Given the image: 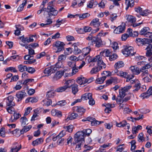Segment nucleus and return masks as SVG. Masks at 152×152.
Here are the masks:
<instances>
[{"mask_svg": "<svg viewBox=\"0 0 152 152\" xmlns=\"http://www.w3.org/2000/svg\"><path fill=\"white\" fill-rule=\"evenodd\" d=\"M86 59H88V61L89 63H93L97 61V64L99 65V64H102L104 67H105L106 65L103 62V61L102 60V58L101 57V56L100 55L97 56L94 58H91L89 57H87L86 58ZM94 65V64L93 63H92V64H91L89 66H93Z\"/></svg>", "mask_w": 152, "mask_h": 152, "instance_id": "nucleus-1", "label": "nucleus"}, {"mask_svg": "<svg viewBox=\"0 0 152 152\" xmlns=\"http://www.w3.org/2000/svg\"><path fill=\"white\" fill-rule=\"evenodd\" d=\"M92 132V130L89 129H84L82 131H79L77 132L75 134L77 137H78L80 139L84 140V138L86 136H89Z\"/></svg>", "mask_w": 152, "mask_h": 152, "instance_id": "nucleus-2", "label": "nucleus"}, {"mask_svg": "<svg viewBox=\"0 0 152 152\" xmlns=\"http://www.w3.org/2000/svg\"><path fill=\"white\" fill-rule=\"evenodd\" d=\"M122 51L123 54L125 55L126 56L129 55L132 56L135 53L133 51V47L131 46H126L124 50H122Z\"/></svg>", "mask_w": 152, "mask_h": 152, "instance_id": "nucleus-3", "label": "nucleus"}, {"mask_svg": "<svg viewBox=\"0 0 152 152\" xmlns=\"http://www.w3.org/2000/svg\"><path fill=\"white\" fill-rule=\"evenodd\" d=\"M77 137L76 135L75 134L74 137L75 142H74L73 144L75 145L76 143H77L78 144L77 145L75 148V149L76 150H79L81 149L80 147L81 145H83L84 140L83 139L82 140L81 139H79L78 137Z\"/></svg>", "mask_w": 152, "mask_h": 152, "instance_id": "nucleus-4", "label": "nucleus"}, {"mask_svg": "<svg viewBox=\"0 0 152 152\" xmlns=\"http://www.w3.org/2000/svg\"><path fill=\"white\" fill-rule=\"evenodd\" d=\"M65 45L64 42H61L60 41H57L54 43L53 44V46L56 47L57 49V50L56 52V53L61 52V51L64 50V46Z\"/></svg>", "mask_w": 152, "mask_h": 152, "instance_id": "nucleus-5", "label": "nucleus"}, {"mask_svg": "<svg viewBox=\"0 0 152 152\" xmlns=\"http://www.w3.org/2000/svg\"><path fill=\"white\" fill-rule=\"evenodd\" d=\"M131 87L132 86H127L122 88L121 90H119L120 96L121 98H124L126 95V92L128 91Z\"/></svg>", "mask_w": 152, "mask_h": 152, "instance_id": "nucleus-6", "label": "nucleus"}, {"mask_svg": "<svg viewBox=\"0 0 152 152\" xmlns=\"http://www.w3.org/2000/svg\"><path fill=\"white\" fill-rule=\"evenodd\" d=\"M26 96V93L25 91H22L18 92L16 95V96L18 98L17 101H21Z\"/></svg>", "mask_w": 152, "mask_h": 152, "instance_id": "nucleus-7", "label": "nucleus"}, {"mask_svg": "<svg viewBox=\"0 0 152 152\" xmlns=\"http://www.w3.org/2000/svg\"><path fill=\"white\" fill-rule=\"evenodd\" d=\"M152 93V87H149L148 89L146 92H145L142 94L140 96L143 97V99L148 98L151 95Z\"/></svg>", "mask_w": 152, "mask_h": 152, "instance_id": "nucleus-8", "label": "nucleus"}, {"mask_svg": "<svg viewBox=\"0 0 152 152\" xmlns=\"http://www.w3.org/2000/svg\"><path fill=\"white\" fill-rule=\"evenodd\" d=\"M93 38V40L94 41V44H95L96 47H99L102 45V41L100 37H94Z\"/></svg>", "mask_w": 152, "mask_h": 152, "instance_id": "nucleus-9", "label": "nucleus"}, {"mask_svg": "<svg viewBox=\"0 0 152 152\" xmlns=\"http://www.w3.org/2000/svg\"><path fill=\"white\" fill-rule=\"evenodd\" d=\"M14 98L12 96H10L7 99L6 102L7 105V106H15V104L13 102Z\"/></svg>", "mask_w": 152, "mask_h": 152, "instance_id": "nucleus-10", "label": "nucleus"}, {"mask_svg": "<svg viewBox=\"0 0 152 152\" xmlns=\"http://www.w3.org/2000/svg\"><path fill=\"white\" fill-rule=\"evenodd\" d=\"M21 148V145H19L17 143H15L11 147L10 152H13L14 151H15V152H18Z\"/></svg>", "mask_w": 152, "mask_h": 152, "instance_id": "nucleus-11", "label": "nucleus"}, {"mask_svg": "<svg viewBox=\"0 0 152 152\" xmlns=\"http://www.w3.org/2000/svg\"><path fill=\"white\" fill-rule=\"evenodd\" d=\"M55 67H49L45 69L44 71L45 74H47L50 75L53 73L55 72L57 69H55Z\"/></svg>", "mask_w": 152, "mask_h": 152, "instance_id": "nucleus-12", "label": "nucleus"}, {"mask_svg": "<svg viewBox=\"0 0 152 152\" xmlns=\"http://www.w3.org/2000/svg\"><path fill=\"white\" fill-rule=\"evenodd\" d=\"M125 27L124 26H119L115 29L114 32L116 34L123 33L125 31Z\"/></svg>", "mask_w": 152, "mask_h": 152, "instance_id": "nucleus-13", "label": "nucleus"}, {"mask_svg": "<svg viewBox=\"0 0 152 152\" xmlns=\"http://www.w3.org/2000/svg\"><path fill=\"white\" fill-rule=\"evenodd\" d=\"M136 42L138 44H142L143 45L145 44H149V42H148V38L141 39L140 38H137Z\"/></svg>", "mask_w": 152, "mask_h": 152, "instance_id": "nucleus-14", "label": "nucleus"}, {"mask_svg": "<svg viewBox=\"0 0 152 152\" xmlns=\"http://www.w3.org/2000/svg\"><path fill=\"white\" fill-rule=\"evenodd\" d=\"M152 45L149 44L145 49L146 50V56L147 57H150L152 55Z\"/></svg>", "mask_w": 152, "mask_h": 152, "instance_id": "nucleus-15", "label": "nucleus"}, {"mask_svg": "<svg viewBox=\"0 0 152 152\" xmlns=\"http://www.w3.org/2000/svg\"><path fill=\"white\" fill-rule=\"evenodd\" d=\"M72 110L74 111L77 112L82 113H83L85 112L86 110L80 106H75L73 107Z\"/></svg>", "mask_w": 152, "mask_h": 152, "instance_id": "nucleus-16", "label": "nucleus"}, {"mask_svg": "<svg viewBox=\"0 0 152 152\" xmlns=\"http://www.w3.org/2000/svg\"><path fill=\"white\" fill-rule=\"evenodd\" d=\"M129 69L134 74L138 75L140 73L139 68L135 66H132Z\"/></svg>", "mask_w": 152, "mask_h": 152, "instance_id": "nucleus-17", "label": "nucleus"}, {"mask_svg": "<svg viewBox=\"0 0 152 152\" xmlns=\"http://www.w3.org/2000/svg\"><path fill=\"white\" fill-rule=\"evenodd\" d=\"M66 71V70L65 69L62 71L60 70L57 71L56 73L55 76L53 77L54 79H55L56 80L60 79L63 75L65 71Z\"/></svg>", "mask_w": 152, "mask_h": 152, "instance_id": "nucleus-18", "label": "nucleus"}, {"mask_svg": "<svg viewBox=\"0 0 152 152\" xmlns=\"http://www.w3.org/2000/svg\"><path fill=\"white\" fill-rule=\"evenodd\" d=\"M69 91V89H68L65 85L58 88L55 90V91L58 92H62L64 91L68 92Z\"/></svg>", "mask_w": 152, "mask_h": 152, "instance_id": "nucleus-19", "label": "nucleus"}, {"mask_svg": "<svg viewBox=\"0 0 152 152\" xmlns=\"http://www.w3.org/2000/svg\"><path fill=\"white\" fill-rule=\"evenodd\" d=\"M78 85L76 84L71 85L72 92L74 95H75L78 91Z\"/></svg>", "mask_w": 152, "mask_h": 152, "instance_id": "nucleus-20", "label": "nucleus"}, {"mask_svg": "<svg viewBox=\"0 0 152 152\" xmlns=\"http://www.w3.org/2000/svg\"><path fill=\"white\" fill-rule=\"evenodd\" d=\"M32 127V126L31 125H29L27 126H24L23 128L20 131V134H20H23L24 133L28 131Z\"/></svg>", "mask_w": 152, "mask_h": 152, "instance_id": "nucleus-21", "label": "nucleus"}, {"mask_svg": "<svg viewBox=\"0 0 152 152\" xmlns=\"http://www.w3.org/2000/svg\"><path fill=\"white\" fill-rule=\"evenodd\" d=\"M32 127V126L31 125H29L27 126H24L23 128L20 131V134H20H23L24 133L28 131Z\"/></svg>", "mask_w": 152, "mask_h": 152, "instance_id": "nucleus-22", "label": "nucleus"}, {"mask_svg": "<svg viewBox=\"0 0 152 152\" xmlns=\"http://www.w3.org/2000/svg\"><path fill=\"white\" fill-rule=\"evenodd\" d=\"M78 114L75 113H73L71 114L66 119V121H68L69 120H73L76 118L78 116Z\"/></svg>", "mask_w": 152, "mask_h": 152, "instance_id": "nucleus-23", "label": "nucleus"}, {"mask_svg": "<svg viewBox=\"0 0 152 152\" xmlns=\"http://www.w3.org/2000/svg\"><path fill=\"white\" fill-rule=\"evenodd\" d=\"M99 19L98 18H96L94 19L91 23L90 25L91 26H94L96 27H98L100 25V23L99 22Z\"/></svg>", "mask_w": 152, "mask_h": 152, "instance_id": "nucleus-24", "label": "nucleus"}, {"mask_svg": "<svg viewBox=\"0 0 152 152\" xmlns=\"http://www.w3.org/2000/svg\"><path fill=\"white\" fill-rule=\"evenodd\" d=\"M92 97V94L91 93H85L82 96L81 99L84 100H87L91 98Z\"/></svg>", "mask_w": 152, "mask_h": 152, "instance_id": "nucleus-25", "label": "nucleus"}, {"mask_svg": "<svg viewBox=\"0 0 152 152\" xmlns=\"http://www.w3.org/2000/svg\"><path fill=\"white\" fill-rule=\"evenodd\" d=\"M124 65V64L123 61H118L115 64L114 67L115 69H118L123 67Z\"/></svg>", "mask_w": 152, "mask_h": 152, "instance_id": "nucleus-26", "label": "nucleus"}, {"mask_svg": "<svg viewBox=\"0 0 152 152\" xmlns=\"http://www.w3.org/2000/svg\"><path fill=\"white\" fill-rule=\"evenodd\" d=\"M43 141V140L42 138H38L36 140L33 141L32 143V144L33 146L37 145L42 143Z\"/></svg>", "mask_w": 152, "mask_h": 152, "instance_id": "nucleus-27", "label": "nucleus"}, {"mask_svg": "<svg viewBox=\"0 0 152 152\" xmlns=\"http://www.w3.org/2000/svg\"><path fill=\"white\" fill-rule=\"evenodd\" d=\"M127 20L129 22L132 23H134L136 21V19L135 17L130 15H129L128 16Z\"/></svg>", "mask_w": 152, "mask_h": 152, "instance_id": "nucleus-28", "label": "nucleus"}, {"mask_svg": "<svg viewBox=\"0 0 152 152\" xmlns=\"http://www.w3.org/2000/svg\"><path fill=\"white\" fill-rule=\"evenodd\" d=\"M73 80H69L66 81V82L64 83L65 86H66L68 89L71 88V85H72Z\"/></svg>", "mask_w": 152, "mask_h": 152, "instance_id": "nucleus-29", "label": "nucleus"}, {"mask_svg": "<svg viewBox=\"0 0 152 152\" xmlns=\"http://www.w3.org/2000/svg\"><path fill=\"white\" fill-rule=\"evenodd\" d=\"M78 44L75 43L72 45V46H73L74 47V53L75 54H78L81 52V50L78 49L77 47Z\"/></svg>", "mask_w": 152, "mask_h": 152, "instance_id": "nucleus-30", "label": "nucleus"}, {"mask_svg": "<svg viewBox=\"0 0 152 152\" xmlns=\"http://www.w3.org/2000/svg\"><path fill=\"white\" fill-rule=\"evenodd\" d=\"M19 71L20 72H23L27 70V67L26 66H23L22 64H20L18 66Z\"/></svg>", "mask_w": 152, "mask_h": 152, "instance_id": "nucleus-31", "label": "nucleus"}, {"mask_svg": "<svg viewBox=\"0 0 152 152\" xmlns=\"http://www.w3.org/2000/svg\"><path fill=\"white\" fill-rule=\"evenodd\" d=\"M91 49L88 48H84L83 49V53L82 55V57H84L85 56H87L90 52Z\"/></svg>", "mask_w": 152, "mask_h": 152, "instance_id": "nucleus-32", "label": "nucleus"}, {"mask_svg": "<svg viewBox=\"0 0 152 152\" xmlns=\"http://www.w3.org/2000/svg\"><path fill=\"white\" fill-rule=\"evenodd\" d=\"M55 94V92L53 91H49L47 93L46 97L48 98L53 97Z\"/></svg>", "mask_w": 152, "mask_h": 152, "instance_id": "nucleus-33", "label": "nucleus"}, {"mask_svg": "<svg viewBox=\"0 0 152 152\" xmlns=\"http://www.w3.org/2000/svg\"><path fill=\"white\" fill-rule=\"evenodd\" d=\"M73 126L72 125H70L68 126H65L64 128L65 129V132L67 131L69 132H71L72 131Z\"/></svg>", "mask_w": 152, "mask_h": 152, "instance_id": "nucleus-34", "label": "nucleus"}, {"mask_svg": "<svg viewBox=\"0 0 152 152\" xmlns=\"http://www.w3.org/2000/svg\"><path fill=\"white\" fill-rule=\"evenodd\" d=\"M47 12H50L52 13H55L56 11H58L57 10H55L53 7V6H48L47 8Z\"/></svg>", "mask_w": 152, "mask_h": 152, "instance_id": "nucleus-35", "label": "nucleus"}, {"mask_svg": "<svg viewBox=\"0 0 152 152\" xmlns=\"http://www.w3.org/2000/svg\"><path fill=\"white\" fill-rule=\"evenodd\" d=\"M25 2H23V3L20 4L19 7L18 8L17 10V12H20L22 11L24 6L26 4L27 2L26 0L24 1Z\"/></svg>", "mask_w": 152, "mask_h": 152, "instance_id": "nucleus-36", "label": "nucleus"}, {"mask_svg": "<svg viewBox=\"0 0 152 152\" xmlns=\"http://www.w3.org/2000/svg\"><path fill=\"white\" fill-rule=\"evenodd\" d=\"M75 15L76 16H78L80 18H85L89 17L90 16V15L89 13H87L80 15L77 14Z\"/></svg>", "mask_w": 152, "mask_h": 152, "instance_id": "nucleus-37", "label": "nucleus"}, {"mask_svg": "<svg viewBox=\"0 0 152 152\" xmlns=\"http://www.w3.org/2000/svg\"><path fill=\"white\" fill-rule=\"evenodd\" d=\"M27 118L25 117H21L20 119V122L21 123V126H22L26 124V121H27Z\"/></svg>", "mask_w": 152, "mask_h": 152, "instance_id": "nucleus-38", "label": "nucleus"}, {"mask_svg": "<svg viewBox=\"0 0 152 152\" xmlns=\"http://www.w3.org/2000/svg\"><path fill=\"white\" fill-rule=\"evenodd\" d=\"M106 76H103L96 79V83L99 84H102L103 83L104 80L106 79Z\"/></svg>", "mask_w": 152, "mask_h": 152, "instance_id": "nucleus-39", "label": "nucleus"}, {"mask_svg": "<svg viewBox=\"0 0 152 152\" xmlns=\"http://www.w3.org/2000/svg\"><path fill=\"white\" fill-rule=\"evenodd\" d=\"M11 71V72H18V70L15 67H10L7 68L5 69V71L7 72L9 71Z\"/></svg>", "mask_w": 152, "mask_h": 152, "instance_id": "nucleus-40", "label": "nucleus"}, {"mask_svg": "<svg viewBox=\"0 0 152 152\" xmlns=\"http://www.w3.org/2000/svg\"><path fill=\"white\" fill-rule=\"evenodd\" d=\"M118 75L121 77H123L124 78H126L128 77L129 75L128 73L126 72H123L121 71L118 74Z\"/></svg>", "mask_w": 152, "mask_h": 152, "instance_id": "nucleus-41", "label": "nucleus"}, {"mask_svg": "<svg viewBox=\"0 0 152 152\" xmlns=\"http://www.w3.org/2000/svg\"><path fill=\"white\" fill-rule=\"evenodd\" d=\"M67 64L71 68H72L76 66V62L75 61H69L67 62Z\"/></svg>", "mask_w": 152, "mask_h": 152, "instance_id": "nucleus-42", "label": "nucleus"}, {"mask_svg": "<svg viewBox=\"0 0 152 152\" xmlns=\"http://www.w3.org/2000/svg\"><path fill=\"white\" fill-rule=\"evenodd\" d=\"M95 3V5H97L98 4L97 2L95 1V0H91L88 4H87V6L90 8H91L94 5V4L93 3Z\"/></svg>", "mask_w": 152, "mask_h": 152, "instance_id": "nucleus-43", "label": "nucleus"}, {"mask_svg": "<svg viewBox=\"0 0 152 152\" xmlns=\"http://www.w3.org/2000/svg\"><path fill=\"white\" fill-rule=\"evenodd\" d=\"M149 29V28L147 27H144L140 31V34L141 35H144Z\"/></svg>", "mask_w": 152, "mask_h": 152, "instance_id": "nucleus-44", "label": "nucleus"}, {"mask_svg": "<svg viewBox=\"0 0 152 152\" xmlns=\"http://www.w3.org/2000/svg\"><path fill=\"white\" fill-rule=\"evenodd\" d=\"M102 121H99L96 120L95 118H94V120L93 121H91V124L92 126H96L97 125H99L102 123H103Z\"/></svg>", "mask_w": 152, "mask_h": 152, "instance_id": "nucleus-45", "label": "nucleus"}, {"mask_svg": "<svg viewBox=\"0 0 152 152\" xmlns=\"http://www.w3.org/2000/svg\"><path fill=\"white\" fill-rule=\"evenodd\" d=\"M66 104V102L65 100H62L58 102L55 105H53V106H55L56 105H59L61 106H62L65 105Z\"/></svg>", "mask_w": 152, "mask_h": 152, "instance_id": "nucleus-46", "label": "nucleus"}, {"mask_svg": "<svg viewBox=\"0 0 152 152\" xmlns=\"http://www.w3.org/2000/svg\"><path fill=\"white\" fill-rule=\"evenodd\" d=\"M118 58V56L116 54H114L110 55L109 57V59L111 61L115 60Z\"/></svg>", "mask_w": 152, "mask_h": 152, "instance_id": "nucleus-47", "label": "nucleus"}, {"mask_svg": "<svg viewBox=\"0 0 152 152\" xmlns=\"http://www.w3.org/2000/svg\"><path fill=\"white\" fill-rule=\"evenodd\" d=\"M0 136L2 137H4L5 136V128L2 127L0 129Z\"/></svg>", "mask_w": 152, "mask_h": 152, "instance_id": "nucleus-48", "label": "nucleus"}, {"mask_svg": "<svg viewBox=\"0 0 152 152\" xmlns=\"http://www.w3.org/2000/svg\"><path fill=\"white\" fill-rule=\"evenodd\" d=\"M66 58V56L65 55H61L59 56L58 58V61L61 62L62 63Z\"/></svg>", "mask_w": 152, "mask_h": 152, "instance_id": "nucleus-49", "label": "nucleus"}, {"mask_svg": "<svg viewBox=\"0 0 152 152\" xmlns=\"http://www.w3.org/2000/svg\"><path fill=\"white\" fill-rule=\"evenodd\" d=\"M62 63L61 62L58 61V62L55 65L54 67H55V69H57L60 68L62 67Z\"/></svg>", "mask_w": 152, "mask_h": 152, "instance_id": "nucleus-50", "label": "nucleus"}, {"mask_svg": "<svg viewBox=\"0 0 152 152\" xmlns=\"http://www.w3.org/2000/svg\"><path fill=\"white\" fill-rule=\"evenodd\" d=\"M150 11L148 10H145L143 11H142V12L140 13V15L144 16H147L148 14L150 13Z\"/></svg>", "mask_w": 152, "mask_h": 152, "instance_id": "nucleus-51", "label": "nucleus"}, {"mask_svg": "<svg viewBox=\"0 0 152 152\" xmlns=\"http://www.w3.org/2000/svg\"><path fill=\"white\" fill-rule=\"evenodd\" d=\"M28 94L30 96L33 95L35 92V90L33 89H28L27 90Z\"/></svg>", "mask_w": 152, "mask_h": 152, "instance_id": "nucleus-52", "label": "nucleus"}, {"mask_svg": "<svg viewBox=\"0 0 152 152\" xmlns=\"http://www.w3.org/2000/svg\"><path fill=\"white\" fill-rule=\"evenodd\" d=\"M20 26V25H18L15 26L16 28L17 29L16 30H15L14 33L15 35L18 36L20 33V30L18 29L19 28V27H18V26Z\"/></svg>", "mask_w": 152, "mask_h": 152, "instance_id": "nucleus-53", "label": "nucleus"}, {"mask_svg": "<svg viewBox=\"0 0 152 152\" xmlns=\"http://www.w3.org/2000/svg\"><path fill=\"white\" fill-rule=\"evenodd\" d=\"M123 98H121L120 96L119 95L118 96V97L116 98V102L119 104H121V103H123L122 102L123 99Z\"/></svg>", "mask_w": 152, "mask_h": 152, "instance_id": "nucleus-54", "label": "nucleus"}, {"mask_svg": "<svg viewBox=\"0 0 152 152\" xmlns=\"http://www.w3.org/2000/svg\"><path fill=\"white\" fill-rule=\"evenodd\" d=\"M98 68V67H96V68L94 67L93 68L90 72L92 74H95L96 73L98 72L99 70Z\"/></svg>", "mask_w": 152, "mask_h": 152, "instance_id": "nucleus-55", "label": "nucleus"}, {"mask_svg": "<svg viewBox=\"0 0 152 152\" xmlns=\"http://www.w3.org/2000/svg\"><path fill=\"white\" fill-rule=\"evenodd\" d=\"M84 147L86 148V149L84 150L83 151V152H86L87 151H89L90 150L92 149L93 148L92 146H89V145H85L84 146Z\"/></svg>", "mask_w": 152, "mask_h": 152, "instance_id": "nucleus-56", "label": "nucleus"}, {"mask_svg": "<svg viewBox=\"0 0 152 152\" xmlns=\"http://www.w3.org/2000/svg\"><path fill=\"white\" fill-rule=\"evenodd\" d=\"M140 83H136L135 84L134 87L135 88V89L133 90L134 92H135L138 91L140 88Z\"/></svg>", "mask_w": 152, "mask_h": 152, "instance_id": "nucleus-57", "label": "nucleus"}, {"mask_svg": "<svg viewBox=\"0 0 152 152\" xmlns=\"http://www.w3.org/2000/svg\"><path fill=\"white\" fill-rule=\"evenodd\" d=\"M27 71H28L29 73L32 74L35 71V70L33 68L29 67L28 68H27Z\"/></svg>", "mask_w": 152, "mask_h": 152, "instance_id": "nucleus-58", "label": "nucleus"}, {"mask_svg": "<svg viewBox=\"0 0 152 152\" xmlns=\"http://www.w3.org/2000/svg\"><path fill=\"white\" fill-rule=\"evenodd\" d=\"M13 116L15 120H17L21 117V115L19 113H18L16 112H15L14 113Z\"/></svg>", "mask_w": 152, "mask_h": 152, "instance_id": "nucleus-59", "label": "nucleus"}, {"mask_svg": "<svg viewBox=\"0 0 152 152\" xmlns=\"http://www.w3.org/2000/svg\"><path fill=\"white\" fill-rule=\"evenodd\" d=\"M132 96H134V95L132 94H131L130 96H128L126 97L124 99H123L122 102H127L130 99L131 97Z\"/></svg>", "mask_w": 152, "mask_h": 152, "instance_id": "nucleus-60", "label": "nucleus"}, {"mask_svg": "<svg viewBox=\"0 0 152 152\" xmlns=\"http://www.w3.org/2000/svg\"><path fill=\"white\" fill-rule=\"evenodd\" d=\"M144 35L145 37H149L151 39L152 38V32H147Z\"/></svg>", "mask_w": 152, "mask_h": 152, "instance_id": "nucleus-61", "label": "nucleus"}, {"mask_svg": "<svg viewBox=\"0 0 152 152\" xmlns=\"http://www.w3.org/2000/svg\"><path fill=\"white\" fill-rule=\"evenodd\" d=\"M89 100L88 103L89 105L93 106L95 104V101L92 98V97Z\"/></svg>", "mask_w": 152, "mask_h": 152, "instance_id": "nucleus-62", "label": "nucleus"}, {"mask_svg": "<svg viewBox=\"0 0 152 152\" xmlns=\"http://www.w3.org/2000/svg\"><path fill=\"white\" fill-rule=\"evenodd\" d=\"M112 47L114 50H116L118 48L117 43L116 42H114V43L112 44Z\"/></svg>", "mask_w": 152, "mask_h": 152, "instance_id": "nucleus-63", "label": "nucleus"}, {"mask_svg": "<svg viewBox=\"0 0 152 152\" xmlns=\"http://www.w3.org/2000/svg\"><path fill=\"white\" fill-rule=\"evenodd\" d=\"M84 33L90 32L92 29L91 28L88 26L84 27Z\"/></svg>", "mask_w": 152, "mask_h": 152, "instance_id": "nucleus-64", "label": "nucleus"}]
</instances>
